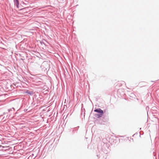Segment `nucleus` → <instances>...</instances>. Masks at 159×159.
<instances>
[{"instance_id": "1", "label": "nucleus", "mask_w": 159, "mask_h": 159, "mask_svg": "<svg viewBox=\"0 0 159 159\" xmlns=\"http://www.w3.org/2000/svg\"><path fill=\"white\" fill-rule=\"evenodd\" d=\"M94 111L99 114L98 115V117H102L103 115V111L100 108L95 110Z\"/></svg>"}, {"instance_id": "3", "label": "nucleus", "mask_w": 159, "mask_h": 159, "mask_svg": "<svg viewBox=\"0 0 159 159\" xmlns=\"http://www.w3.org/2000/svg\"><path fill=\"white\" fill-rule=\"evenodd\" d=\"M25 93L30 94V95H32L34 93L33 91H30L29 90H27Z\"/></svg>"}, {"instance_id": "2", "label": "nucleus", "mask_w": 159, "mask_h": 159, "mask_svg": "<svg viewBox=\"0 0 159 159\" xmlns=\"http://www.w3.org/2000/svg\"><path fill=\"white\" fill-rule=\"evenodd\" d=\"M15 4L16 5V7L19 8V2L18 0H14Z\"/></svg>"}]
</instances>
